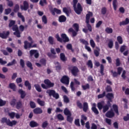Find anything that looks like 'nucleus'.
Instances as JSON below:
<instances>
[{
  "mask_svg": "<svg viewBox=\"0 0 129 129\" xmlns=\"http://www.w3.org/2000/svg\"><path fill=\"white\" fill-rule=\"evenodd\" d=\"M82 88H83V90H86L87 89H89L90 88L89 84H86V85H82Z\"/></svg>",
  "mask_w": 129,
  "mask_h": 129,
  "instance_id": "obj_57",
  "label": "nucleus"
},
{
  "mask_svg": "<svg viewBox=\"0 0 129 129\" xmlns=\"http://www.w3.org/2000/svg\"><path fill=\"white\" fill-rule=\"evenodd\" d=\"M87 65L88 66V67L91 68V69H92L93 68V63H92V61H91V60H89L88 61Z\"/></svg>",
  "mask_w": 129,
  "mask_h": 129,
  "instance_id": "obj_53",
  "label": "nucleus"
},
{
  "mask_svg": "<svg viewBox=\"0 0 129 129\" xmlns=\"http://www.w3.org/2000/svg\"><path fill=\"white\" fill-rule=\"evenodd\" d=\"M60 59L62 62H66L67 61V58H66L65 54L63 53L60 54Z\"/></svg>",
  "mask_w": 129,
  "mask_h": 129,
  "instance_id": "obj_31",
  "label": "nucleus"
},
{
  "mask_svg": "<svg viewBox=\"0 0 129 129\" xmlns=\"http://www.w3.org/2000/svg\"><path fill=\"white\" fill-rule=\"evenodd\" d=\"M44 82L46 85L44 84H41V87H42L43 89H48V88L54 87V85H55V84H54V83L51 82V81L48 79L44 80Z\"/></svg>",
  "mask_w": 129,
  "mask_h": 129,
  "instance_id": "obj_8",
  "label": "nucleus"
},
{
  "mask_svg": "<svg viewBox=\"0 0 129 129\" xmlns=\"http://www.w3.org/2000/svg\"><path fill=\"white\" fill-rule=\"evenodd\" d=\"M48 124H49V123H48L47 120L44 121L41 125L42 128H46V127H47V125H48Z\"/></svg>",
  "mask_w": 129,
  "mask_h": 129,
  "instance_id": "obj_51",
  "label": "nucleus"
},
{
  "mask_svg": "<svg viewBox=\"0 0 129 129\" xmlns=\"http://www.w3.org/2000/svg\"><path fill=\"white\" fill-rule=\"evenodd\" d=\"M105 115L106 117H108L109 118H112V117L114 116V112H113L112 109H111L107 111V113L105 114Z\"/></svg>",
  "mask_w": 129,
  "mask_h": 129,
  "instance_id": "obj_17",
  "label": "nucleus"
},
{
  "mask_svg": "<svg viewBox=\"0 0 129 129\" xmlns=\"http://www.w3.org/2000/svg\"><path fill=\"white\" fill-rule=\"evenodd\" d=\"M29 104L31 108H36V103L35 102L31 101Z\"/></svg>",
  "mask_w": 129,
  "mask_h": 129,
  "instance_id": "obj_59",
  "label": "nucleus"
},
{
  "mask_svg": "<svg viewBox=\"0 0 129 129\" xmlns=\"http://www.w3.org/2000/svg\"><path fill=\"white\" fill-rule=\"evenodd\" d=\"M7 104V101H4L3 99H0V106H5Z\"/></svg>",
  "mask_w": 129,
  "mask_h": 129,
  "instance_id": "obj_61",
  "label": "nucleus"
},
{
  "mask_svg": "<svg viewBox=\"0 0 129 129\" xmlns=\"http://www.w3.org/2000/svg\"><path fill=\"white\" fill-rule=\"evenodd\" d=\"M90 44L91 45V47H92V48H95V42H94V40H93V39H91L90 40Z\"/></svg>",
  "mask_w": 129,
  "mask_h": 129,
  "instance_id": "obj_60",
  "label": "nucleus"
},
{
  "mask_svg": "<svg viewBox=\"0 0 129 129\" xmlns=\"http://www.w3.org/2000/svg\"><path fill=\"white\" fill-rule=\"evenodd\" d=\"M8 115L11 119H14L15 118V116H16V113L14 112H9L8 113Z\"/></svg>",
  "mask_w": 129,
  "mask_h": 129,
  "instance_id": "obj_41",
  "label": "nucleus"
},
{
  "mask_svg": "<svg viewBox=\"0 0 129 129\" xmlns=\"http://www.w3.org/2000/svg\"><path fill=\"white\" fill-rule=\"evenodd\" d=\"M69 77L67 76H63L60 82L63 84H65L66 85H69Z\"/></svg>",
  "mask_w": 129,
  "mask_h": 129,
  "instance_id": "obj_12",
  "label": "nucleus"
},
{
  "mask_svg": "<svg viewBox=\"0 0 129 129\" xmlns=\"http://www.w3.org/2000/svg\"><path fill=\"white\" fill-rule=\"evenodd\" d=\"M61 38L59 36V34H55V38L56 39L57 41L58 42H60V43H62V42H63V43H67L69 42V37L67 36V35L65 33H62L61 34Z\"/></svg>",
  "mask_w": 129,
  "mask_h": 129,
  "instance_id": "obj_4",
  "label": "nucleus"
},
{
  "mask_svg": "<svg viewBox=\"0 0 129 129\" xmlns=\"http://www.w3.org/2000/svg\"><path fill=\"white\" fill-rule=\"evenodd\" d=\"M29 54L30 57H32L34 55V58L36 59H38L39 58V56H40V54H39V51H38L36 49H31L29 51Z\"/></svg>",
  "mask_w": 129,
  "mask_h": 129,
  "instance_id": "obj_11",
  "label": "nucleus"
},
{
  "mask_svg": "<svg viewBox=\"0 0 129 129\" xmlns=\"http://www.w3.org/2000/svg\"><path fill=\"white\" fill-rule=\"evenodd\" d=\"M48 41L50 45L54 44V38L52 36H49Z\"/></svg>",
  "mask_w": 129,
  "mask_h": 129,
  "instance_id": "obj_52",
  "label": "nucleus"
},
{
  "mask_svg": "<svg viewBox=\"0 0 129 129\" xmlns=\"http://www.w3.org/2000/svg\"><path fill=\"white\" fill-rule=\"evenodd\" d=\"M66 20H67V18H66L64 15H61L58 18V21L59 23H65V22H66Z\"/></svg>",
  "mask_w": 129,
  "mask_h": 129,
  "instance_id": "obj_23",
  "label": "nucleus"
},
{
  "mask_svg": "<svg viewBox=\"0 0 129 129\" xmlns=\"http://www.w3.org/2000/svg\"><path fill=\"white\" fill-rule=\"evenodd\" d=\"M70 87H71V89L72 91H74L75 90H76V89L74 87V82H71V83L70 84Z\"/></svg>",
  "mask_w": 129,
  "mask_h": 129,
  "instance_id": "obj_62",
  "label": "nucleus"
},
{
  "mask_svg": "<svg viewBox=\"0 0 129 129\" xmlns=\"http://www.w3.org/2000/svg\"><path fill=\"white\" fill-rule=\"evenodd\" d=\"M123 101L124 102V108H125V109H127V108H128V106H127V103H128L127 99H123Z\"/></svg>",
  "mask_w": 129,
  "mask_h": 129,
  "instance_id": "obj_50",
  "label": "nucleus"
},
{
  "mask_svg": "<svg viewBox=\"0 0 129 129\" xmlns=\"http://www.w3.org/2000/svg\"><path fill=\"white\" fill-rule=\"evenodd\" d=\"M126 71H125V70H123L122 71L121 77L122 78V79L123 80H125L126 78Z\"/></svg>",
  "mask_w": 129,
  "mask_h": 129,
  "instance_id": "obj_47",
  "label": "nucleus"
},
{
  "mask_svg": "<svg viewBox=\"0 0 129 129\" xmlns=\"http://www.w3.org/2000/svg\"><path fill=\"white\" fill-rule=\"evenodd\" d=\"M104 97H106V98L108 100L107 101V104L105 105H107L109 107H111V103L110 102H112V99L114 98V95L112 93H108L106 94L105 91H103L102 94H100L97 96L98 99H100L101 98H103Z\"/></svg>",
  "mask_w": 129,
  "mask_h": 129,
  "instance_id": "obj_1",
  "label": "nucleus"
},
{
  "mask_svg": "<svg viewBox=\"0 0 129 129\" xmlns=\"http://www.w3.org/2000/svg\"><path fill=\"white\" fill-rule=\"evenodd\" d=\"M1 122V123H6L7 125H8V126H14V125H16L18 123L16 120H13L11 121L10 119H8V118L6 117L2 118Z\"/></svg>",
  "mask_w": 129,
  "mask_h": 129,
  "instance_id": "obj_5",
  "label": "nucleus"
},
{
  "mask_svg": "<svg viewBox=\"0 0 129 129\" xmlns=\"http://www.w3.org/2000/svg\"><path fill=\"white\" fill-rule=\"evenodd\" d=\"M129 24V19L128 18H126L125 21L120 22L119 25L120 26H125V25H128Z\"/></svg>",
  "mask_w": 129,
  "mask_h": 129,
  "instance_id": "obj_29",
  "label": "nucleus"
},
{
  "mask_svg": "<svg viewBox=\"0 0 129 129\" xmlns=\"http://www.w3.org/2000/svg\"><path fill=\"white\" fill-rule=\"evenodd\" d=\"M39 62L40 64L43 66H46V64H47V60L45 58L40 59Z\"/></svg>",
  "mask_w": 129,
  "mask_h": 129,
  "instance_id": "obj_38",
  "label": "nucleus"
},
{
  "mask_svg": "<svg viewBox=\"0 0 129 129\" xmlns=\"http://www.w3.org/2000/svg\"><path fill=\"white\" fill-rule=\"evenodd\" d=\"M91 110H92V111H93L95 114H99V111H98V110L96 108V104L94 103L93 104V106L92 107Z\"/></svg>",
  "mask_w": 129,
  "mask_h": 129,
  "instance_id": "obj_20",
  "label": "nucleus"
},
{
  "mask_svg": "<svg viewBox=\"0 0 129 129\" xmlns=\"http://www.w3.org/2000/svg\"><path fill=\"white\" fill-rule=\"evenodd\" d=\"M57 118L59 120H64V117L61 114H57Z\"/></svg>",
  "mask_w": 129,
  "mask_h": 129,
  "instance_id": "obj_63",
  "label": "nucleus"
},
{
  "mask_svg": "<svg viewBox=\"0 0 129 129\" xmlns=\"http://www.w3.org/2000/svg\"><path fill=\"white\" fill-rule=\"evenodd\" d=\"M23 107V104L22 103V101L19 100L18 102H16V107L17 109H20Z\"/></svg>",
  "mask_w": 129,
  "mask_h": 129,
  "instance_id": "obj_28",
  "label": "nucleus"
},
{
  "mask_svg": "<svg viewBox=\"0 0 129 129\" xmlns=\"http://www.w3.org/2000/svg\"><path fill=\"white\" fill-rule=\"evenodd\" d=\"M56 64H57V66H55V70H56V71H60V70H61V69H62V68H61V66L60 65V63H59V62L57 61L56 62Z\"/></svg>",
  "mask_w": 129,
  "mask_h": 129,
  "instance_id": "obj_43",
  "label": "nucleus"
},
{
  "mask_svg": "<svg viewBox=\"0 0 129 129\" xmlns=\"http://www.w3.org/2000/svg\"><path fill=\"white\" fill-rule=\"evenodd\" d=\"M75 124L78 127H80V126H81V125L80 124V119H79V118L76 119L75 120Z\"/></svg>",
  "mask_w": 129,
  "mask_h": 129,
  "instance_id": "obj_39",
  "label": "nucleus"
},
{
  "mask_svg": "<svg viewBox=\"0 0 129 129\" xmlns=\"http://www.w3.org/2000/svg\"><path fill=\"white\" fill-rule=\"evenodd\" d=\"M93 14L92 12H89L88 14L86 15V23H89V20H90V17H92Z\"/></svg>",
  "mask_w": 129,
  "mask_h": 129,
  "instance_id": "obj_22",
  "label": "nucleus"
},
{
  "mask_svg": "<svg viewBox=\"0 0 129 129\" xmlns=\"http://www.w3.org/2000/svg\"><path fill=\"white\" fill-rule=\"evenodd\" d=\"M63 113L65 115H67V120L70 122V123H72V121H73V117H72V114L68 108H66L63 110Z\"/></svg>",
  "mask_w": 129,
  "mask_h": 129,
  "instance_id": "obj_7",
  "label": "nucleus"
},
{
  "mask_svg": "<svg viewBox=\"0 0 129 129\" xmlns=\"http://www.w3.org/2000/svg\"><path fill=\"white\" fill-rule=\"evenodd\" d=\"M26 66L29 68L30 70H33V69H34V68H33V64L29 60L26 61Z\"/></svg>",
  "mask_w": 129,
  "mask_h": 129,
  "instance_id": "obj_34",
  "label": "nucleus"
},
{
  "mask_svg": "<svg viewBox=\"0 0 129 129\" xmlns=\"http://www.w3.org/2000/svg\"><path fill=\"white\" fill-rule=\"evenodd\" d=\"M24 48L25 50H27V49H31V42H29V41L25 40L24 42Z\"/></svg>",
  "mask_w": 129,
  "mask_h": 129,
  "instance_id": "obj_19",
  "label": "nucleus"
},
{
  "mask_svg": "<svg viewBox=\"0 0 129 129\" xmlns=\"http://www.w3.org/2000/svg\"><path fill=\"white\" fill-rule=\"evenodd\" d=\"M29 125L31 127H37V126H39V123L35 121H31L29 123Z\"/></svg>",
  "mask_w": 129,
  "mask_h": 129,
  "instance_id": "obj_25",
  "label": "nucleus"
},
{
  "mask_svg": "<svg viewBox=\"0 0 129 129\" xmlns=\"http://www.w3.org/2000/svg\"><path fill=\"white\" fill-rule=\"evenodd\" d=\"M56 91L54 90H47L46 93L49 95V96H53Z\"/></svg>",
  "mask_w": 129,
  "mask_h": 129,
  "instance_id": "obj_33",
  "label": "nucleus"
},
{
  "mask_svg": "<svg viewBox=\"0 0 129 129\" xmlns=\"http://www.w3.org/2000/svg\"><path fill=\"white\" fill-rule=\"evenodd\" d=\"M67 49H68V50H71L72 52H74V49H73V48L72 47V44L70 43L67 45Z\"/></svg>",
  "mask_w": 129,
  "mask_h": 129,
  "instance_id": "obj_55",
  "label": "nucleus"
},
{
  "mask_svg": "<svg viewBox=\"0 0 129 129\" xmlns=\"http://www.w3.org/2000/svg\"><path fill=\"white\" fill-rule=\"evenodd\" d=\"M113 109L114 111L118 115L119 114V113L118 112V106L116 104H113L112 105Z\"/></svg>",
  "mask_w": 129,
  "mask_h": 129,
  "instance_id": "obj_30",
  "label": "nucleus"
},
{
  "mask_svg": "<svg viewBox=\"0 0 129 129\" xmlns=\"http://www.w3.org/2000/svg\"><path fill=\"white\" fill-rule=\"evenodd\" d=\"M33 112L35 114H41L43 113V110L40 107H37L33 110Z\"/></svg>",
  "mask_w": 129,
  "mask_h": 129,
  "instance_id": "obj_18",
  "label": "nucleus"
},
{
  "mask_svg": "<svg viewBox=\"0 0 129 129\" xmlns=\"http://www.w3.org/2000/svg\"><path fill=\"white\" fill-rule=\"evenodd\" d=\"M97 107H98L99 110H101V109H102V108H103V113H105V112H106V111H107V110H108V109H109V107L108 106L106 105L103 106V105L102 104V103H101V102L98 103Z\"/></svg>",
  "mask_w": 129,
  "mask_h": 129,
  "instance_id": "obj_10",
  "label": "nucleus"
},
{
  "mask_svg": "<svg viewBox=\"0 0 129 129\" xmlns=\"http://www.w3.org/2000/svg\"><path fill=\"white\" fill-rule=\"evenodd\" d=\"M108 48H109L110 49H112V48L113 47V41H109V42L108 43Z\"/></svg>",
  "mask_w": 129,
  "mask_h": 129,
  "instance_id": "obj_58",
  "label": "nucleus"
},
{
  "mask_svg": "<svg viewBox=\"0 0 129 129\" xmlns=\"http://www.w3.org/2000/svg\"><path fill=\"white\" fill-rule=\"evenodd\" d=\"M116 4H117V0H113L112 5L114 11H116V9H117V5H116Z\"/></svg>",
  "mask_w": 129,
  "mask_h": 129,
  "instance_id": "obj_44",
  "label": "nucleus"
},
{
  "mask_svg": "<svg viewBox=\"0 0 129 129\" xmlns=\"http://www.w3.org/2000/svg\"><path fill=\"white\" fill-rule=\"evenodd\" d=\"M37 102L40 106H45V101L41 100L40 98L37 99Z\"/></svg>",
  "mask_w": 129,
  "mask_h": 129,
  "instance_id": "obj_35",
  "label": "nucleus"
},
{
  "mask_svg": "<svg viewBox=\"0 0 129 129\" xmlns=\"http://www.w3.org/2000/svg\"><path fill=\"white\" fill-rule=\"evenodd\" d=\"M73 8L75 13H77V15H80V14H81V12L83 11L81 4H80L79 3L77 4V3H78V0H73ZM77 5V7H76Z\"/></svg>",
  "mask_w": 129,
  "mask_h": 129,
  "instance_id": "obj_3",
  "label": "nucleus"
},
{
  "mask_svg": "<svg viewBox=\"0 0 129 129\" xmlns=\"http://www.w3.org/2000/svg\"><path fill=\"white\" fill-rule=\"evenodd\" d=\"M10 103L12 106H15V105L17 104V99H12L10 102Z\"/></svg>",
  "mask_w": 129,
  "mask_h": 129,
  "instance_id": "obj_56",
  "label": "nucleus"
},
{
  "mask_svg": "<svg viewBox=\"0 0 129 129\" xmlns=\"http://www.w3.org/2000/svg\"><path fill=\"white\" fill-rule=\"evenodd\" d=\"M76 32H79V25L77 23H74L73 25Z\"/></svg>",
  "mask_w": 129,
  "mask_h": 129,
  "instance_id": "obj_42",
  "label": "nucleus"
},
{
  "mask_svg": "<svg viewBox=\"0 0 129 129\" xmlns=\"http://www.w3.org/2000/svg\"><path fill=\"white\" fill-rule=\"evenodd\" d=\"M117 41L120 44H121L123 43V40H122V37H121V36H118L117 37Z\"/></svg>",
  "mask_w": 129,
  "mask_h": 129,
  "instance_id": "obj_46",
  "label": "nucleus"
},
{
  "mask_svg": "<svg viewBox=\"0 0 129 129\" xmlns=\"http://www.w3.org/2000/svg\"><path fill=\"white\" fill-rule=\"evenodd\" d=\"M42 23H43V24L46 25V24L48 23V20H47V17H46V16L45 15L42 16Z\"/></svg>",
  "mask_w": 129,
  "mask_h": 129,
  "instance_id": "obj_54",
  "label": "nucleus"
},
{
  "mask_svg": "<svg viewBox=\"0 0 129 129\" xmlns=\"http://www.w3.org/2000/svg\"><path fill=\"white\" fill-rule=\"evenodd\" d=\"M105 32H106L107 34H112L113 30L111 28L107 27L105 29Z\"/></svg>",
  "mask_w": 129,
  "mask_h": 129,
  "instance_id": "obj_36",
  "label": "nucleus"
},
{
  "mask_svg": "<svg viewBox=\"0 0 129 129\" xmlns=\"http://www.w3.org/2000/svg\"><path fill=\"white\" fill-rule=\"evenodd\" d=\"M77 106H78L80 109H82L84 112H87V110H88V103L85 102L83 103V105L82 104V103L79 100L77 101Z\"/></svg>",
  "mask_w": 129,
  "mask_h": 129,
  "instance_id": "obj_6",
  "label": "nucleus"
},
{
  "mask_svg": "<svg viewBox=\"0 0 129 129\" xmlns=\"http://www.w3.org/2000/svg\"><path fill=\"white\" fill-rule=\"evenodd\" d=\"M71 71L73 76H77V75H78V72H79V70L78 69V68H77V67L74 66L73 67Z\"/></svg>",
  "mask_w": 129,
  "mask_h": 129,
  "instance_id": "obj_15",
  "label": "nucleus"
},
{
  "mask_svg": "<svg viewBox=\"0 0 129 129\" xmlns=\"http://www.w3.org/2000/svg\"><path fill=\"white\" fill-rule=\"evenodd\" d=\"M9 88L12 89L13 91H17V86L14 83H11L9 84Z\"/></svg>",
  "mask_w": 129,
  "mask_h": 129,
  "instance_id": "obj_24",
  "label": "nucleus"
},
{
  "mask_svg": "<svg viewBox=\"0 0 129 129\" xmlns=\"http://www.w3.org/2000/svg\"><path fill=\"white\" fill-rule=\"evenodd\" d=\"M13 11L14 13H18L20 11V6H19V4H16Z\"/></svg>",
  "mask_w": 129,
  "mask_h": 129,
  "instance_id": "obj_45",
  "label": "nucleus"
},
{
  "mask_svg": "<svg viewBox=\"0 0 129 129\" xmlns=\"http://www.w3.org/2000/svg\"><path fill=\"white\" fill-rule=\"evenodd\" d=\"M20 8L22 11H28V9H29V3H28V1H24L23 6L21 5Z\"/></svg>",
  "mask_w": 129,
  "mask_h": 129,
  "instance_id": "obj_13",
  "label": "nucleus"
},
{
  "mask_svg": "<svg viewBox=\"0 0 129 129\" xmlns=\"http://www.w3.org/2000/svg\"><path fill=\"white\" fill-rule=\"evenodd\" d=\"M63 98L64 103H69L70 102V100H69V98L67 96L64 95Z\"/></svg>",
  "mask_w": 129,
  "mask_h": 129,
  "instance_id": "obj_48",
  "label": "nucleus"
},
{
  "mask_svg": "<svg viewBox=\"0 0 129 129\" xmlns=\"http://www.w3.org/2000/svg\"><path fill=\"white\" fill-rule=\"evenodd\" d=\"M10 36V31H3V33L0 32V38L2 39H7Z\"/></svg>",
  "mask_w": 129,
  "mask_h": 129,
  "instance_id": "obj_16",
  "label": "nucleus"
},
{
  "mask_svg": "<svg viewBox=\"0 0 129 129\" xmlns=\"http://www.w3.org/2000/svg\"><path fill=\"white\" fill-rule=\"evenodd\" d=\"M123 69L122 67H118L117 68V72L113 71V70L111 71V73H112V76L113 78H116L118 77V75L121 74L122 72Z\"/></svg>",
  "mask_w": 129,
  "mask_h": 129,
  "instance_id": "obj_9",
  "label": "nucleus"
},
{
  "mask_svg": "<svg viewBox=\"0 0 129 129\" xmlns=\"http://www.w3.org/2000/svg\"><path fill=\"white\" fill-rule=\"evenodd\" d=\"M34 87L38 92H42V88H41V86L39 84H35Z\"/></svg>",
  "mask_w": 129,
  "mask_h": 129,
  "instance_id": "obj_37",
  "label": "nucleus"
},
{
  "mask_svg": "<svg viewBox=\"0 0 129 129\" xmlns=\"http://www.w3.org/2000/svg\"><path fill=\"white\" fill-rule=\"evenodd\" d=\"M18 18H20V19H21L22 20V21L23 22V23H25V17H24V16H23L22 15V13L21 12H18Z\"/></svg>",
  "mask_w": 129,
  "mask_h": 129,
  "instance_id": "obj_40",
  "label": "nucleus"
},
{
  "mask_svg": "<svg viewBox=\"0 0 129 129\" xmlns=\"http://www.w3.org/2000/svg\"><path fill=\"white\" fill-rule=\"evenodd\" d=\"M15 24L16 21H10L9 24V27L12 28V27L13 31H15L13 33V34L17 38H21V32H20V30H19V27H18V25H15Z\"/></svg>",
  "mask_w": 129,
  "mask_h": 129,
  "instance_id": "obj_2",
  "label": "nucleus"
},
{
  "mask_svg": "<svg viewBox=\"0 0 129 129\" xmlns=\"http://www.w3.org/2000/svg\"><path fill=\"white\" fill-rule=\"evenodd\" d=\"M80 43L83 44V45H85V47L86 46H88L89 45L88 41L85 40V39H82V38L80 39Z\"/></svg>",
  "mask_w": 129,
  "mask_h": 129,
  "instance_id": "obj_32",
  "label": "nucleus"
},
{
  "mask_svg": "<svg viewBox=\"0 0 129 129\" xmlns=\"http://www.w3.org/2000/svg\"><path fill=\"white\" fill-rule=\"evenodd\" d=\"M77 32L78 31L74 30V29H73V28H70L68 30V33H72V37L73 38H74V37H76V36H77Z\"/></svg>",
  "mask_w": 129,
  "mask_h": 129,
  "instance_id": "obj_21",
  "label": "nucleus"
},
{
  "mask_svg": "<svg viewBox=\"0 0 129 129\" xmlns=\"http://www.w3.org/2000/svg\"><path fill=\"white\" fill-rule=\"evenodd\" d=\"M18 93L21 94V98H22V99H24V98L26 97V93L25 92V91L20 89L18 90Z\"/></svg>",
  "mask_w": 129,
  "mask_h": 129,
  "instance_id": "obj_26",
  "label": "nucleus"
},
{
  "mask_svg": "<svg viewBox=\"0 0 129 129\" xmlns=\"http://www.w3.org/2000/svg\"><path fill=\"white\" fill-rule=\"evenodd\" d=\"M63 13H64L67 17H69L70 16V14L72 13L71 8L70 7H64L62 9Z\"/></svg>",
  "mask_w": 129,
  "mask_h": 129,
  "instance_id": "obj_14",
  "label": "nucleus"
},
{
  "mask_svg": "<svg viewBox=\"0 0 129 129\" xmlns=\"http://www.w3.org/2000/svg\"><path fill=\"white\" fill-rule=\"evenodd\" d=\"M24 85L26 87H27L28 90H31L32 89V86L31 85V83L29 81H25L24 82Z\"/></svg>",
  "mask_w": 129,
  "mask_h": 129,
  "instance_id": "obj_27",
  "label": "nucleus"
},
{
  "mask_svg": "<svg viewBox=\"0 0 129 129\" xmlns=\"http://www.w3.org/2000/svg\"><path fill=\"white\" fill-rule=\"evenodd\" d=\"M123 119L124 121H128V120H129V114L127 113L126 114V116H124L123 117Z\"/></svg>",
  "mask_w": 129,
  "mask_h": 129,
  "instance_id": "obj_64",
  "label": "nucleus"
},
{
  "mask_svg": "<svg viewBox=\"0 0 129 129\" xmlns=\"http://www.w3.org/2000/svg\"><path fill=\"white\" fill-rule=\"evenodd\" d=\"M105 92H112V88L110 86H107L105 88Z\"/></svg>",
  "mask_w": 129,
  "mask_h": 129,
  "instance_id": "obj_49",
  "label": "nucleus"
}]
</instances>
